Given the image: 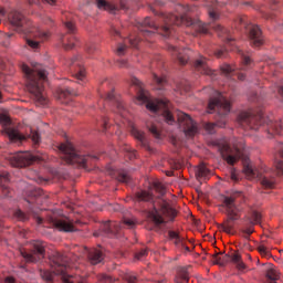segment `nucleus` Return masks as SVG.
Wrapping results in <instances>:
<instances>
[{
  "instance_id": "obj_16",
  "label": "nucleus",
  "mask_w": 283,
  "mask_h": 283,
  "mask_svg": "<svg viewBox=\"0 0 283 283\" xmlns=\"http://www.w3.org/2000/svg\"><path fill=\"white\" fill-rule=\"evenodd\" d=\"M177 118H178L179 126L181 127L187 138H193V136H198L200 128L198 127V123H196L191 118V116L180 112L177 114Z\"/></svg>"
},
{
  "instance_id": "obj_48",
  "label": "nucleus",
  "mask_w": 283,
  "mask_h": 283,
  "mask_svg": "<svg viewBox=\"0 0 283 283\" xmlns=\"http://www.w3.org/2000/svg\"><path fill=\"white\" fill-rule=\"evenodd\" d=\"M276 174L277 176H283V161H276Z\"/></svg>"
},
{
  "instance_id": "obj_52",
  "label": "nucleus",
  "mask_w": 283,
  "mask_h": 283,
  "mask_svg": "<svg viewBox=\"0 0 283 283\" xmlns=\"http://www.w3.org/2000/svg\"><path fill=\"white\" fill-rule=\"evenodd\" d=\"M275 151H276V154H279V156L281 158H283V144L282 143L276 144Z\"/></svg>"
},
{
  "instance_id": "obj_61",
  "label": "nucleus",
  "mask_w": 283,
  "mask_h": 283,
  "mask_svg": "<svg viewBox=\"0 0 283 283\" xmlns=\"http://www.w3.org/2000/svg\"><path fill=\"white\" fill-rule=\"evenodd\" d=\"M103 281L104 282H112V276L104 275Z\"/></svg>"
},
{
  "instance_id": "obj_42",
  "label": "nucleus",
  "mask_w": 283,
  "mask_h": 283,
  "mask_svg": "<svg viewBox=\"0 0 283 283\" xmlns=\"http://www.w3.org/2000/svg\"><path fill=\"white\" fill-rule=\"evenodd\" d=\"M258 251L263 258H271V252L265 245H259Z\"/></svg>"
},
{
  "instance_id": "obj_43",
  "label": "nucleus",
  "mask_w": 283,
  "mask_h": 283,
  "mask_svg": "<svg viewBox=\"0 0 283 283\" xmlns=\"http://www.w3.org/2000/svg\"><path fill=\"white\" fill-rule=\"evenodd\" d=\"M189 282V274L187 271H182L179 273V279H177V283H187Z\"/></svg>"
},
{
  "instance_id": "obj_62",
  "label": "nucleus",
  "mask_w": 283,
  "mask_h": 283,
  "mask_svg": "<svg viewBox=\"0 0 283 283\" xmlns=\"http://www.w3.org/2000/svg\"><path fill=\"white\" fill-rule=\"evenodd\" d=\"M238 78H239V81H244L245 75L243 73H239Z\"/></svg>"
},
{
  "instance_id": "obj_6",
  "label": "nucleus",
  "mask_w": 283,
  "mask_h": 283,
  "mask_svg": "<svg viewBox=\"0 0 283 283\" xmlns=\"http://www.w3.org/2000/svg\"><path fill=\"white\" fill-rule=\"evenodd\" d=\"M238 123L245 129L258 130L262 125H268V134H282L283 123L273 122L271 117H265L264 112H243L238 116Z\"/></svg>"
},
{
  "instance_id": "obj_27",
  "label": "nucleus",
  "mask_w": 283,
  "mask_h": 283,
  "mask_svg": "<svg viewBox=\"0 0 283 283\" xmlns=\"http://www.w3.org/2000/svg\"><path fill=\"white\" fill-rule=\"evenodd\" d=\"M10 181V175L6 170L0 171V191L4 198H8L11 196L12 190H10V187L6 185Z\"/></svg>"
},
{
  "instance_id": "obj_44",
  "label": "nucleus",
  "mask_w": 283,
  "mask_h": 283,
  "mask_svg": "<svg viewBox=\"0 0 283 283\" xmlns=\"http://www.w3.org/2000/svg\"><path fill=\"white\" fill-rule=\"evenodd\" d=\"M124 280L127 283H137L138 282V277H136V275H134V274H125Z\"/></svg>"
},
{
  "instance_id": "obj_40",
  "label": "nucleus",
  "mask_w": 283,
  "mask_h": 283,
  "mask_svg": "<svg viewBox=\"0 0 283 283\" xmlns=\"http://www.w3.org/2000/svg\"><path fill=\"white\" fill-rule=\"evenodd\" d=\"M30 6H41V3H49V6H54L56 0H28Z\"/></svg>"
},
{
  "instance_id": "obj_7",
  "label": "nucleus",
  "mask_w": 283,
  "mask_h": 283,
  "mask_svg": "<svg viewBox=\"0 0 283 283\" xmlns=\"http://www.w3.org/2000/svg\"><path fill=\"white\" fill-rule=\"evenodd\" d=\"M153 189L159 196L157 197L155 203L157 207H159L160 210L154 206V210L149 212V218L155 222L156 224H165V218L168 220V222H174L176 220V216H178V211L176 209L171 208L167 199H165V193H167V188L160 182V181H154L153 182ZM164 216V217H163Z\"/></svg>"
},
{
  "instance_id": "obj_57",
  "label": "nucleus",
  "mask_w": 283,
  "mask_h": 283,
  "mask_svg": "<svg viewBox=\"0 0 283 283\" xmlns=\"http://www.w3.org/2000/svg\"><path fill=\"white\" fill-rule=\"evenodd\" d=\"M118 67H128L126 60H119L117 61Z\"/></svg>"
},
{
  "instance_id": "obj_38",
  "label": "nucleus",
  "mask_w": 283,
  "mask_h": 283,
  "mask_svg": "<svg viewBox=\"0 0 283 283\" xmlns=\"http://www.w3.org/2000/svg\"><path fill=\"white\" fill-rule=\"evenodd\" d=\"M28 138H31L34 145H39V143H41V135H39V132L34 130L33 128H30V134L28 135Z\"/></svg>"
},
{
  "instance_id": "obj_5",
  "label": "nucleus",
  "mask_w": 283,
  "mask_h": 283,
  "mask_svg": "<svg viewBox=\"0 0 283 283\" xmlns=\"http://www.w3.org/2000/svg\"><path fill=\"white\" fill-rule=\"evenodd\" d=\"M244 202H247V197L242 191L232 190L222 197V207L226 209L227 218L219 224L221 231L229 234L233 233V227L235 226V221L240 220V212Z\"/></svg>"
},
{
  "instance_id": "obj_8",
  "label": "nucleus",
  "mask_w": 283,
  "mask_h": 283,
  "mask_svg": "<svg viewBox=\"0 0 283 283\" xmlns=\"http://www.w3.org/2000/svg\"><path fill=\"white\" fill-rule=\"evenodd\" d=\"M217 112L219 118L217 123H206L205 129L208 134H216V127H226L229 112H231V103L227 101V96H223L222 93L214 91L212 97H210L208 104V114H213Z\"/></svg>"
},
{
  "instance_id": "obj_29",
  "label": "nucleus",
  "mask_w": 283,
  "mask_h": 283,
  "mask_svg": "<svg viewBox=\"0 0 283 283\" xmlns=\"http://www.w3.org/2000/svg\"><path fill=\"white\" fill-rule=\"evenodd\" d=\"M72 96H76V91L72 88H60L57 91V98L61 101V103H67Z\"/></svg>"
},
{
  "instance_id": "obj_35",
  "label": "nucleus",
  "mask_w": 283,
  "mask_h": 283,
  "mask_svg": "<svg viewBox=\"0 0 283 283\" xmlns=\"http://www.w3.org/2000/svg\"><path fill=\"white\" fill-rule=\"evenodd\" d=\"M197 176H198V178H203L205 180H207V178H209V176H211V170H209V168H207V166L200 165L197 170Z\"/></svg>"
},
{
  "instance_id": "obj_56",
  "label": "nucleus",
  "mask_w": 283,
  "mask_h": 283,
  "mask_svg": "<svg viewBox=\"0 0 283 283\" xmlns=\"http://www.w3.org/2000/svg\"><path fill=\"white\" fill-rule=\"evenodd\" d=\"M230 178L233 182H238L240 180V177H238V172H235V170L231 171Z\"/></svg>"
},
{
  "instance_id": "obj_64",
  "label": "nucleus",
  "mask_w": 283,
  "mask_h": 283,
  "mask_svg": "<svg viewBox=\"0 0 283 283\" xmlns=\"http://www.w3.org/2000/svg\"><path fill=\"white\" fill-rule=\"evenodd\" d=\"M41 193H43V190L39 189L38 190V196H41Z\"/></svg>"
},
{
  "instance_id": "obj_23",
  "label": "nucleus",
  "mask_w": 283,
  "mask_h": 283,
  "mask_svg": "<svg viewBox=\"0 0 283 283\" xmlns=\"http://www.w3.org/2000/svg\"><path fill=\"white\" fill-rule=\"evenodd\" d=\"M130 134L135 140H137L138 145L143 147V149H146V151H151V146H149V139H147V134H145V132L133 126L130 128Z\"/></svg>"
},
{
  "instance_id": "obj_37",
  "label": "nucleus",
  "mask_w": 283,
  "mask_h": 283,
  "mask_svg": "<svg viewBox=\"0 0 283 283\" xmlns=\"http://www.w3.org/2000/svg\"><path fill=\"white\" fill-rule=\"evenodd\" d=\"M153 81L158 85L157 90H163L165 87V84L167 83V80L165 77L158 76L156 73L153 74Z\"/></svg>"
},
{
  "instance_id": "obj_55",
  "label": "nucleus",
  "mask_w": 283,
  "mask_h": 283,
  "mask_svg": "<svg viewBox=\"0 0 283 283\" xmlns=\"http://www.w3.org/2000/svg\"><path fill=\"white\" fill-rule=\"evenodd\" d=\"M222 255V252H219V253H214L212 255V262L213 264H220V261H219V256Z\"/></svg>"
},
{
  "instance_id": "obj_15",
  "label": "nucleus",
  "mask_w": 283,
  "mask_h": 283,
  "mask_svg": "<svg viewBox=\"0 0 283 283\" xmlns=\"http://www.w3.org/2000/svg\"><path fill=\"white\" fill-rule=\"evenodd\" d=\"M46 221L51 224V227H54L64 233H74V231H78L74 224V221L67 217H59L56 212H51L48 216Z\"/></svg>"
},
{
  "instance_id": "obj_22",
  "label": "nucleus",
  "mask_w": 283,
  "mask_h": 283,
  "mask_svg": "<svg viewBox=\"0 0 283 283\" xmlns=\"http://www.w3.org/2000/svg\"><path fill=\"white\" fill-rule=\"evenodd\" d=\"M168 51H170L172 56H176L180 65H187V63H189V59L191 57V50L178 49L174 45H168Z\"/></svg>"
},
{
  "instance_id": "obj_47",
  "label": "nucleus",
  "mask_w": 283,
  "mask_h": 283,
  "mask_svg": "<svg viewBox=\"0 0 283 283\" xmlns=\"http://www.w3.org/2000/svg\"><path fill=\"white\" fill-rule=\"evenodd\" d=\"M125 50H127V44H118L117 46V55L123 56L125 54Z\"/></svg>"
},
{
  "instance_id": "obj_58",
  "label": "nucleus",
  "mask_w": 283,
  "mask_h": 283,
  "mask_svg": "<svg viewBox=\"0 0 283 283\" xmlns=\"http://www.w3.org/2000/svg\"><path fill=\"white\" fill-rule=\"evenodd\" d=\"M181 249H185V251H187V253L191 252V249H189V247H187V244L185 243V241L181 244Z\"/></svg>"
},
{
  "instance_id": "obj_9",
  "label": "nucleus",
  "mask_w": 283,
  "mask_h": 283,
  "mask_svg": "<svg viewBox=\"0 0 283 283\" xmlns=\"http://www.w3.org/2000/svg\"><path fill=\"white\" fill-rule=\"evenodd\" d=\"M51 266L53 271H42L41 277L46 282H56L60 277L63 283H74L76 279L73 275H70L67 270L70 269V258L56 253L52 258Z\"/></svg>"
},
{
  "instance_id": "obj_26",
  "label": "nucleus",
  "mask_w": 283,
  "mask_h": 283,
  "mask_svg": "<svg viewBox=\"0 0 283 283\" xmlns=\"http://www.w3.org/2000/svg\"><path fill=\"white\" fill-rule=\"evenodd\" d=\"M193 67L200 74H206V76H216V71L209 67V64H207V59L202 56L195 61Z\"/></svg>"
},
{
  "instance_id": "obj_12",
  "label": "nucleus",
  "mask_w": 283,
  "mask_h": 283,
  "mask_svg": "<svg viewBox=\"0 0 283 283\" xmlns=\"http://www.w3.org/2000/svg\"><path fill=\"white\" fill-rule=\"evenodd\" d=\"M20 255L27 264L41 262L45 258V244L41 241H32L29 250L20 249Z\"/></svg>"
},
{
  "instance_id": "obj_19",
  "label": "nucleus",
  "mask_w": 283,
  "mask_h": 283,
  "mask_svg": "<svg viewBox=\"0 0 283 283\" xmlns=\"http://www.w3.org/2000/svg\"><path fill=\"white\" fill-rule=\"evenodd\" d=\"M261 220L262 214H260V212H258L256 210H252L243 217V228L241 231L242 233H244V238L247 240H249V235L253 233V227H255V224H260Z\"/></svg>"
},
{
  "instance_id": "obj_4",
  "label": "nucleus",
  "mask_w": 283,
  "mask_h": 283,
  "mask_svg": "<svg viewBox=\"0 0 283 283\" xmlns=\"http://www.w3.org/2000/svg\"><path fill=\"white\" fill-rule=\"evenodd\" d=\"M132 85L137 87V105L146 103V109L157 116H161L167 125H176V117L169 111V102L163 99H151L148 91H145L143 82L137 77H132Z\"/></svg>"
},
{
  "instance_id": "obj_54",
  "label": "nucleus",
  "mask_w": 283,
  "mask_h": 283,
  "mask_svg": "<svg viewBox=\"0 0 283 283\" xmlns=\"http://www.w3.org/2000/svg\"><path fill=\"white\" fill-rule=\"evenodd\" d=\"M227 260H229V254H226L224 258L219 256V266H224V264H227Z\"/></svg>"
},
{
  "instance_id": "obj_21",
  "label": "nucleus",
  "mask_w": 283,
  "mask_h": 283,
  "mask_svg": "<svg viewBox=\"0 0 283 283\" xmlns=\"http://www.w3.org/2000/svg\"><path fill=\"white\" fill-rule=\"evenodd\" d=\"M64 25H65V29L67 30V33L63 34L60 41L64 50H72V48H74L76 43V36H74V32H76V27L74 25V23L70 21H66Z\"/></svg>"
},
{
  "instance_id": "obj_13",
  "label": "nucleus",
  "mask_w": 283,
  "mask_h": 283,
  "mask_svg": "<svg viewBox=\"0 0 283 283\" xmlns=\"http://www.w3.org/2000/svg\"><path fill=\"white\" fill-rule=\"evenodd\" d=\"M125 227L128 229H134V227H136V221L134 219H124L123 222L106 221L101 226V232H94V235L95 238H98V235H106L107 238H112Z\"/></svg>"
},
{
  "instance_id": "obj_60",
  "label": "nucleus",
  "mask_w": 283,
  "mask_h": 283,
  "mask_svg": "<svg viewBox=\"0 0 283 283\" xmlns=\"http://www.w3.org/2000/svg\"><path fill=\"white\" fill-rule=\"evenodd\" d=\"M112 33H113L115 36H120V31L117 30V29H113V30H112Z\"/></svg>"
},
{
  "instance_id": "obj_46",
  "label": "nucleus",
  "mask_w": 283,
  "mask_h": 283,
  "mask_svg": "<svg viewBox=\"0 0 283 283\" xmlns=\"http://www.w3.org/2000/svg\"><path fill=\"white\" fill-rule=\"evenodd\" d=\"M86 51L87 54H94V52H98V46L96 44H88Z\"/></svg>"
},
{
  "instance_id": "obj_31",
  "label": "nucleus",
  "mask_w": 283,
  "mask_h": 283,
  "mask_svg": "<svg viewBox=\"0 0 283 283\" xmlns=\"http://www.w3.org/2000/svg\"><path fill=\"white\" fill-rule=\"evenodd\" d=\"M168 237H169V240L174 242L175 247H181V244L185 242V238L180 237V232L169 230Z\"/></svg>"
},
{
  "instance_id": "obj_3",
  "label": "nucleus",
  "mask_w": 283,
  "mask_h": 283,
  "mask_svg": "<svg viewBox=\"0 0 283 283\" xmlns=\"http://www.w3.org/2000/svg\"><path fill=\"white\" fill-rule=\"evenodd\" d=\"M21 70L27 80V90L36 105H48V98H45V94L43 93V84L48 81V72L43 65L32 63L30 67L27 64H22Z\"/></svg>"
},
{
  "instance_id": "obj_33",
  "label": "nucleus",
  "mask_w": 283,
  "mask_h": 283,
  "mask_svg": "<svg viewBox=\"0 0 283 283\" xmlns=\"http://www.w3.org/2000/svg\"><path fill=\"white\" fill-rule=\"evenodd\" d=\"M229 259L231 260V262L237 264V269L239 271H244V269H247V265L244 264V262H242V256L240 254L234 253L231 256L229 255Z\"/></svg>"
},
{
  "instance_id": "obj_10",
  "label": "nucleus",
  "mask_w": 283,
  "mask_h": 283,
  "mask_svg": "<svg viewBox=\"0 0 283 283\" xmlns=\"http://www.w3.org/2000/svg\"><path fill=\"white\" fill-rule=\"evenodd\" d=\"M9 21L20 34H33V36H39L42 41L50 39V32L36 29L32 21L25 19V17L17 10L9 13Z\"/></svg>"
},
{
  "instance_id": "obj_51",
  "label": "nucleus",
  "mask_w": 283,
  "mask_h": 283,
  "mask_svg": "<svg viewBox=\"0 0 283 283\" xmlns=\"http://www.w3.org/2000/svg\"><path fill=\"white\" fill-rule=\"evenodd\" d=\"M147 256V249H143L136 253V260H143V258Z\"/></svg>"
},
{
  "instance_id": "obj_2",
  "label": "nucleus",
  "mask_w": 283,
  "mask_h": 283,
  "mask_svg": "<svg viewBox=\"0 0 283 283\" xmlns=\"http://www.w3.org/2000/svg\"><path fill=\"white\" fill-rule=\"evenodd\" d=\"M217 147L228 165H233L237 160H242L243 172L250 180L258 178L264 189H273V187H275L274 177H271L269 175H262L253 168L251 160L247 156V147H244V140L237 139L232 143L231 147V145H229V142H227V139H223L221 142H218Z\"/></svg>"
},
{
  "instance_id": "obj_45",
  "label": "nucleus",
  "mask_w": 283,
  "mask_h": 283,
  "mask_svg": "<svg viewBox=\"0 0 283 283\" xmlns=\"http://www.w3.org/2000/svg\"><path fill=\"white\" fill-rule=\"evenodd\" d=\"M27 44L29 45V48H32V50H38L39 48V41L36 40H32V39H27Z\"/></svg>"
},
{
  "instance_id": "obj_41",
  "label": "nucleus",
  "mask_w": 283,
  "mask_h": 283,
  "mask_svg": "<svg viewBox=\"0 0 283 283\" xmlns=\"http://www.w3.org/2000/svg\"><path fill=\"white\" fill-rule=\"evenodd\" d=\"M14 217L18 219V220H21L22 222H25L28 220H30V216L27 214L25 212L21 211V210H17L14 212Z\"/></svg>"
},
{
  "instance_id": "obj_18",
  "label": "nucleus",
  "mask_w": 283,
  "mask_h": 283,
  "mask_svg": "<svg viewBox=\"0 0 283 283\" xmlns=\"http://www.w3.org/2000/svg\"><path fill=\"white\" fill-rule=\"evenodd\" d=\"M128 0H96L98 10H105L109 14H116L119 10H127Z\"/></svg>"
},
{
  "instance_id": "obj_34",
  "label": "nucleus",
  "mask_w": 283,
  "mask_h": 283,
  "mask_svg": "<svg viewBox=\"0 0 283 283\" xmlns=\"http://www.w3.org/2000/svg\"><path fill=\"white\" fill-rule=\"evenodd\" d=\"M115 178L118 180V182H125V185H129L132 180V177H129L125 170L115 172Z\"/></svg>"
},
{
  "instance_id": "obj_30",
  "label": "nucleus",
  "mask_w": 283,
  "mask_h": 283,
  "mask_svg": "<svg viewBox=\"0 0 283 283\" xmlns=\"http://www.w3.org/2000/svg\"><path fill=\"white\" fill-rule=\"evenodd\" d=\"M135 198L138 202H154V193L147 190L137 191Z\"/></svg>"
},
{
  "instance_id": "obj_14",
  "label": "nucleus",
  "mask_w": 283,
  "mask_h": 283,
  "mask_svg": "<svg viewBox=\"0 0 283 283\" xmlns=\"http://www.w3.org/2000/svg\"><path fill=\"white\" fill-rule=\"evenodd\" d=\"M0 125L3 127V133L8 136L10 143L14 145H23L28 137L19 133L17 128L12 127V119L7 114H0Z\"/></svg>"
},
{
  "instance_id": "obj_63",
  "label": "nucleus",
  "mask_w": 283,
  "mask_h": 283,
  "mask_svg": "<svg viewBox=\"0 0 283 283\" xmlns=\"http://www.w3.org/2000/svg\"><path fill=\"white\" fill-rule=\"evenodd\" d=\"M36 222H38V224H43V218L36 217Z\"/></svg>"
},
{
  "instance_id": "obj_24",
  "label": "nucleus",
  "mask_w": 283,
  "mask_h": 283,
  "mask_svg": "<svg viewBox=\"0 0 283 283\" xmlns=\"http://www.w3.org/2000/svg\"><path fill=\"white\" fill-rule=\"evenodd\" d=\"M78 56H75L72 59V70H73V76L76 78L77 83H85V67L81 65V62L78 61Z\"/></svg>"
},
{
  "instance_id": "obj_36",
  "label": "nucleus",
  "mask_w": 283,
  "mask_h": 283,
  "mask_svg": "<svg viewBox=\"0 0 283 283\" xmlns=\"http://www.w3.org/2000/svg\"><path fill=\"white\" fill-rule=\"evenodd\" d=\"M146 127L155 138H160V130L158 129V126H156V124L147 122Z\"/></svg>"
},
{
  "instance_id": "obj_17",
  "label": "nucleus",
  "mask_w": 283,
  "mask_h": 283,
  "mask_svg": "<svg viewBox=\"0 0 283 283\" xmlns=\"http://www.w3.org/2000/svg\"><path fill=\"white\" fill-rule=\"evenodd\" d=\"M239 23L240 25H244L249 34L250 43L253 45V48L264 45V36H262V30L260 27L255 24H247V18H240Z\"/></svg>"
},
{
  "instance_id": "obj_20",
  "label": "nucleus",
  "mask_w": 283,
  "mask_h": 283,
  "mask_svg": "<svg viewBox=\"0 0 283 283\" xmlns=\"http://www.w3.org/2000/svg\"><path fill=\"white\" fill-rule=\"evenodd\" d=\"M9 160L12 167H28L29 165L36 163L39 158L32 155V153L25 151L11 155Z\"/></svg>"
},
{
  "instance_id": "obj_32",
  "label": "nucleus",
  "mask_w": 283,
  "mask_h": 283,
  "mask_svg": "<svg viewBox=\"0 0 283 283\" xmlns=\"http://www.w3.org/2000/svg\"><path fill=\"white\" fill-rule=\"evenodd\" d=\"M27 178H29L30 180H33L34 182H36L38 185H48V179L41 177V175H39L36 171L34 170H30L27 174Z\"/></svg>"
},
{
  "instance_id": "obj_53",
  "label": "nucleus",
  "mask_w": 283,
  "mask_h": 283,
  "mask_svg": "<svg viewBox=\"0 0 283 283\" xmlns=\"http://www.w3.org/2000/svg\"><path fill=\"white\" fill-rule=\"evenodd\" d=\"M176 92H189V86H186L185 84L180 83L177 85V87L175 88Z\"/></svg>"
},
{
  "instance_id": "obj_49",
  "label": "nucleus",
  "mask_w": 283,
  "mask_h": 283,
  "mask_svg": "<svg viewBox=\"0 0 283 283\" xmlns=\"http://www.w3.org/2000/svg\"><path fill=\"white\" fill-rule=\"evenodd\" d=\"M239 52L241 54V59H242L243 64L251 65V57L247 56L244 54V52H242V51H239Z\"/></svg>"
},
{
  "instance_id": "obj_25",
  "label": "nucleus",
  "mask_w": 283,
  "mask_h": 283,
  "mask_svg": "<svg viewBox=\"0 0 283 283\" xmlns=\"http://www.w3.org/2000/svg\"><path fill=\"white\" fill-rule=\"evenodd\" d=\"M105 101H113V103L116 107V113L119 114V116H122V118H127V108H125V104H123V101H120V98L116 97V94H114V91L106 94Z\"/></svg>"
},
{
  "instance_id": "obj_28",
  "label": "nucleus",
  "mask_w": 283,
  "mask_h": 283,
  "mask_svg": "<svg viewBox=\"0 0 283 283\" xmlns=\"http://www.w3.org/2000/svg\"><path fill=\"white\" fill-rule=\"evenodd\" d=\"M87 260L90 264H93V265L101 264V262H103L104 260L103 251L98 249L88 250Z\"/></svg>"
},
{
  "instance_id": "obj_59",
  "label": "nucleus",
  "mask_w": 283,
  "mask_h": 283,
  "mask_svg": "<svg viewBox=\"0 0 283 283\" xmlns=\"http://www.w3.org/2000/svg\"><path fill=\"white\" fill-rule=\"evenodd\" d=\"M155 6H165V1L164 0H154Z\"/></svg>"
},
{
  "instance_id": "obj_11",
  "label": "nucleus",
  "mask_w": 283,
  "mask_h": 283,
  "mask_svg": "<svg viewBox=\"0 0 283 283\" xmlns=\"http://www.w3.org/2000/svg\"><path fill=\"white\" fill-rule=\"evenodd\" d=\"M59 150L61 151V158L67 163V165H77V167H85L90 160H97L98 157L96 156H90V155H83L76 149H74V146L72 143L66 142L65 144H61L59 146Z\"/></svg>"
},
{
  "instance_id": "obj_1",
  "label": "nucleus",
  "mask_w": 283,
  "mask_h": 283,
  "mask_svg": "<svg viewBox=\"0 0 283 283\" xmlns=\"http://www.w3.org/2000/svg\"><path fill=\"white\" fill-rule=\"evenodd\" d=\"M176 13L161 14L159 21H163L161 25L156 23V20L146 17L142 22H137V29L139 30V35L137 38H128L126 43H129L130 48H138L140 43V38L145 39L154 36L155 32L161 34V36H170L172 32H176V25H186L187 28H192L193 36L198 34H209V30H214L220 39H224L226 43H231L233 39L229 36V30L220 25L218 19L220 14L216 9H210L208 11L210 23H202L200 20H192L189 14L196 12V7H189L184 4H176Z\"/></svg>"
},
{
  "instance_id": "obj_39",
  "label": "nucleus",
  "mask_w": 283,
  "mask_h": 283,
  "mask_svg": "<svg viewBox=\"0 0 283 283\" xmlns=\"http://www.w3.org/2000/svg\"><path fill=\"white\" fill-rule=\"evenodd\" d=\"M221 72L226 74V76L231 77L233 76V72H235V69L229 64H226L221 67Z\"/></svg>"
},
{
  "instance_id": "obj_50",
  "label": "nucleus",
  "mask_w": 283,
  "mask_h": 283,
  "mask_svg": "<svg viewBox=\"0 0 283 283\" xmlns=\"http://www.w3.org/2000/svg\"><path fill=\"white\" fill-rule=\"evenodd\" d=\"M217 59H224L227 56V51L224 49H219L214 52Z\"/></svg>"
}]
</instances>
